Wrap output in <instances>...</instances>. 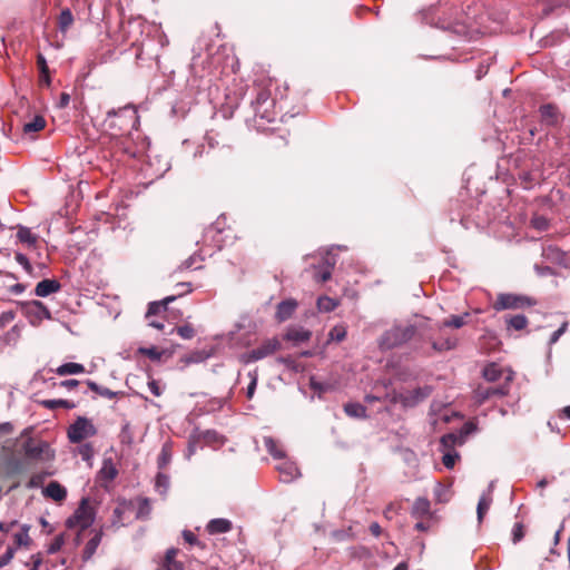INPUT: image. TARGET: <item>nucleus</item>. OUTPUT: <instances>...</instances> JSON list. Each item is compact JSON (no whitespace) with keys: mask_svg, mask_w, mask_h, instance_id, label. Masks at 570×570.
<instances>
[{"mask_svg":"<svg viewBox=\"0 0 570 570\" xmlns=\"http://www.w3.org/2000/svg\"><path fill=\"white\" fill-rule=\"evenodd\" d=\"M273 80L268 77H263L255 81L256 97L252 101L255 116L268 122L275 119V101L271 96Z\"/></svg>","mask_w":570,"mask_h":570,"instance_id":"obj_1","label":"nucleus"},{"mask_svg":"<svg viewBox=\"0 0 570 570\" xmlns=\"http://www.w3.org/2000/svg\"><path fill=\"white\" fill-rule=\"evenodd\" d=\"M416 333V327L411 324L394 325L390 330L385 331L379 340L380 348L392 350L399 347L410 340Z\"/></svg>","mask_w":570,"mask_h":570,"instance_id":"obj_2","label":"nucleus"},{"mask_svg":"<svg viewBox=\"0 0 570 570\" xmlns=\"http://www.w3.org/2000/svg\"><path fill=\"white\" fill-rule=\"evenodd\" d=\"M535 305L537 299L532 296L515 293H500L492 304V307L495 312H501L504 309H524Z\"/></svg>","mask_w":570,"mask_h":570,"instance_id":"obj_3","label":"nucleus"},{"mask_svg":"<svg viewBox=\"0 0 570 570\" xmlns=\"http://www.w3.org/2000/svg\"><path fill=\"white\" fill-rule=\"evenodd\" d=\"M21 438H26L22 443V450L27 459L37 461H51L55 458L53 451L45 441H35L31 436L27 435L24 431Z\"/></svg>","mask_w":570,"mask_h":570,"instance_id":"obj_4","label":"nucleus"},{"mask_svg":"<svg viewBox=\"0 0 570 570\" xmlns=\"http://www.w3.org/2000/svg\"><path fill=\"white\" fill-rule=\"evenodd\" d=\"M67 434L71 443H80L88 438L95 436L97 434V429L92 424L91 420L85 416H79L68 428Z\"/></svg>","mask_w":570,"mask_h":570,"instance_id":"obj_5","label":"nucleus"},{"mask_svg":"<svg viewBox=\"0 0 570 570\" xmlns=\"http://www.w3.org/2000/svg\"><path fill=\"white\" fill-rule=\"evenodd\" d=\"M95 520L94 509L89 505L88 499L83 498L75 511V513L67 520L68 528L78 527L80 531L89 528Z\"/></svg>","mask_w":570,"mask_h":570,"instance_id":"obj_6","label":"nucleus"},{"mask_svg":"<svg viewBox=\"0 0 570 570\" xmlns=\"http://www.w3.org/2000/svg\"><path fill=\"white\" fill-rule=\"evenodd\" d=\"M511 377L507 375L504 383L498 386L479 385L474 391V397L479 403H483L493 397H503L509 393Z\"/></svg>","mask_w":570,"mask_h":570,"instance_id":"obj_7","label":"nucleus"},{"mask_svg":"<svg viewBox=\"0 0 570 570\" xmlns=\"http://www.w3.org/2000/svg\"><path fill=\"white\" fill-rule=\"evenodd\" d=\"M279 348L281 342L276 337L265 340L259 346L246 353V362H256L258 360L265 358L274 354Z\"/></svg>","mask_w":570,"mask_h":570,"instance_id":"obj_8","label":"nucleus"},{"mask_svg":"<svg viewBox=\"0 0 570 570\" xmlns=\"http://www.w3.org/2000/svg\"><path fill=\"white\" fill-rule=\"evenodd\" d=\"M541 124L547 127H559L564 120L563 114L554 104H544L539 108Z\"/></svg>","mask_w":570,"mask_h":570,"instance_id":"obj_9","label":"nucleus"},{"mask_svg":"<svg viewBox=\"0 0 570 570\" xmlns=\"http://www.w3.org/2000/svg\"><path fill=\"white\" fill-rule=\"evenodd\" d=\"M298 304L294 298L282 301L276 306L275 318L278 323H283L292 317Z\"/></svg>","mask_w":570,"mask_h":570,"instance_id":"obj_10","label":"nucleus"},{"mask_svg":"<svg viewBox=\"0 0 570 570\" xmlns=\"http://www.w3.org/2000/svg\"><path fill=\"white\" fill-rule=\"evenodd\" d=\"M411 515L415 519H432L433 513L431 511L430 501L424 497L416 498L411 510Z\"/></svg>","mask_w":570,"mask_h":570,"instance_id":"obj_11","label":"nucleus"},{"mask_svg":"<svg viewBox=\"0 0 570 570\" xmlns=\"http://www.w3.org/2000/svg\"><path fill=\"white\" fill-rule=\"evenodd\" d=\"M2 470L4 476L13 478L24 473L26 463L21 459L10 456L3 462Z\"/></svg>","mask_w":570,"mask_h":570,"instance_id":"obj_12","label":"nucleus"},{"mask_svg":"<svg viewBox=\"0 0 570 570\" xmlns=\"http://www.w3.org/2000/svg\"><path fill=\"white\" fill-rule=\"evenodd\" d=\"M276 470L279 472L281 481L291 482L299 475V470L296 464L292 461L284 460L276 465Z\"/></svg>","mask_w":570,"mask_h":570,"instance_id":"obj_13","label":"nucleus"},{"mask_svg":"<svg viewBox=\"0 0 570 570\" xmlns=\"http://www.w3.org/2000/svg\"><path fill=\"white\" fill-rule=\"evenodd\" d=\"M42 494L55 502H62L67 498V490L57 481H51L43 490Z\"/></svg>","mask_w":570,"mask_h":570,"instance_id":"obj_14","label":"nucleus"},{"mask_svg":"<svg viewBox=\"0 0 570 570\" xmlns=\"http://www.w3.org/2000/svg\"><path fill=\"white\" fill-rule=\"evenodd\" d=\"M61 284L57 279L46 278L37 284L35 294L39 297H46L50 294L59 292Z\"/></svg>","mask_w":570,"mask_h":570,"instance_id":"obj_15","label":"nucleus"},{"mask_svg":"<svg viewBox=\"0 0 570 570\" xmlns=\"http://www.w3.org/2000/svg\"><path fill=\"white\" fill-rule=\"evenodd\" d=\"M312 332L308 330H305L302 326H291L286 331L284 335V340L291 341L295 344H299L302 342H306L311 338Z\"/></svg>","mask_w":570,"mask_h":570,"instance_id":"obj_16","label":"nucleus"},{"mask_svg":"<svg viewBox=\"0 0 570 570\" xmlns=\"http://www.w3.org/2000/svg\"><path fill=\"white\" fill-rule=\"evenodd\" d=\"M177 554L178 549H168L159 570H184V563L176 560Z\"/></svg>","mask_w":570,"mask_h":570,"instance_id":"obj_17","label":"nucleus"},{"mask_svg":"<svg viewBox=\"0 0 570 570\" xmlns=\"http://www.w3.org/2000/svg\"><path fill=\"white\" fill-rule=\"evenodd\" d=\"M176 299L175 295L167 296L159 302H151L148 305V309L146 313V318H150L154 315L163 314L167 311L168 304Z\"/></svg>","mask_w":570,"mask_h":570,"instance_id":"obj_18","label":"nucleus"},{"mask_svg":"<svg viewBox=\"0 0 570 570\" xmlns=\"http://www.w3.org/2000/svg\"><path fill=\"white\" fill-rule=\"evenodd\" d=\"M104 532L102 530L96 531L95 535L87 542L83 551H82V560L88 561L96 553L97 548L99 547Z\"/></svg>","mask_w":570,"mask_h":570,"instance_id":"obj_19","label":"nucleus"},{"mask_svg":"<svg viewBox=\"0 0 570 570\" xmlns=\"http://www.w3.org/2000/svg\"><path fill=\"white\" fill-rule=\"evenodd\" d=\"M73 22L75 18L71 10L69 8H65L57 18V28L62 35H66Z\"/></svg>","mask_w":570,"mask_h":570,"instance_id":"obj_20","label":"nucleus"},{"mask_svg":"<svg viewBox=\"0 0 570 570\" xmlns=\"http://www.w3.org/2000/svg\"><path fill=\"white\" fill-rule=\"evenodd\" d=\"M426 396H428V394H421L420 397H414V396H412V394L410 392L406 394L393 393L391 396V402L392 403H401L403 406L409 407V406L416 405L420 401H422Z\"/></svg>","mask_w":570,"mask_h":570,"instance_id":"obj_21","label":"nucleus"},{"mask_svg":"<svg viewBox=\"0 0 570 570\" xmlns=\"http://www.w3.org/2000/svg\"><path fill=\"white\" fill-rule=\"evenodd\" d=\"M17 238L20 243L26 244L28 248H36L38 236L30 228L20 226L17 232Z\"/></svg>","mask_w":570,"mask_h":570,"instance_id":"obj_22","label":"nucleus"},{"mask_svg":"<svg viewBox=\"0 0 570 570\" xmlns=\"http://www.w3.org/2000/svg\"><path fill=\"white\" fill-rule=\"evenodd\" d=\"M206 529L210 534L226 533L232 530V522L227 519H213Z\"/></svg>","mask_w":570,"mask_h":570,"instance_id":"obj_23","label":"nucleus"},{"mask_svg":"<svg viewBox=\"0 0 570 570\" xmlns=\"http://www.w3.org/2000/svg\"><path fill=\"white\" fill-rule=\"evenodd\" d=\"M86 383H87V386L89 387L90 391H92L97 395H99L101 397H105V399L111 400V399L118 397L120 395H124L122 392H114L110 389L101 386V385H99L96 382L90 381V380H88Z\"/></svg>","mask_w":570,"mask_h":570,"instance_id":"obj_24","label":"nucleus"},{"mask_svg":"<svg viewBox=\"0 0 570 570\" xmlns=\"http://www.w3.org/2000/svg\"><path fill=\"white\" fill-rule=\"evenodd\" d=\"M264 445H265L267 452L273 458L278 459V460L285 459V451L282 449L279 443L272 436L264 438Z\"/></svg>","mask_w":570,"mask_h":570,"instance_id":"obj_25","label":"nucleus"},{"mask_svg":"<svg viewBox=\"0 0 570 570\" xmlns=\"http://www.w3.org/2000/svg\"><path fill=\"white\" fill-rule=\"evenodd\" d=\"M137 504L136 518L139 520H147L151 513V502L148 498H137L135 500Z\"/></svg>","mask_w":570,"mask_h":570,"instance_id":"obj_26","label":"nucleus"},{"mask_svg":"<svg viewBox=\"0 0 570 570\" xmlns=\"http://www.w3.org/2000/svg\"><path fill=\"white\" fill-rule=\"evenodd\" d=\"M83 372H85V366L79 363H65L56 370V373L60 376L79 374V373H83Z\"/></svg>","mask_w":570,"mask_h":570,"instance_id":"obj_27","label":"nucleus"},{"mask_svg":"<svg viewBox=\"0 0 570 570\" xmlns=\"http://www.w3.org/2000/svg\"><path fill=\"white\" fill-rule=\"evenodd\" d=\"M345 413L355 419L366 417V407L361 403H346L344 405Z\"/></svg>","mask_w":570,"mask_h":570,"instance_id":"obj_28","label":"nucleus"},{"mask_svg":"<svg viewBox=\"0 0 570 570\" xmlns=\"http://www.w3.org/2000/svg\"><path fill=\"white\" fill-rule=\"evenodd\" d=\"M502 374L501 367L495 363L487 365L483 370V377L490 383L499 381Z\"/></svg>","mask_w":570,"mask_h":570,"instance_id":"obj_29","label":"nucleus"},{"mask_svg":"<svg viewBox=\"0 0 570 570\" xmlns=\"http://www.w3.org/2000/svg\"><path fill=\"white\" fill-rule=\"evenodd\" d=\"M505 322H507L508 328H513L515 331H522L529 324L528 318L522 314L509 316L505 318Z\"/></svg>","mask_w":570,"mask_h":570,"instance_id":"obj_30","label":"nucleus"},{"mask_svg":"<svg viewBox=\"0 0 570 570\" xmlns=\"http://www.w3.org/2000/svg\"><path fill=\"white\" fill-rule=\"evenodd\" d=\"M458 345V340L455 337H446L441 338L439 341L432 342V348L435 352H444L455 348Z\"/></svg>","mask_w":570,"mask_h":570,"instance_id":"obj_31","label":"nucleus"},{"mask_svg":"<svg viewBox=\"0 0 570 570\" xmlns=\"http://www.w3.org/2000/svg\"><path fill=\"white\" fill-rule=\"evenodd\" d=\"M45 127H46V119L42 116L37 115L33 117V119L31 121H28L23 125V132L24 134L38 132V131L42 130Z\"/></svg>","mask_w":570,"mask_h":570,"instance_id":"obj_32","label":"nucleus"},{"mask_svg":"<svg viewBox=\"0 0 570 570\" xmlns=\"http://www.w3.org/2000/svg\"><path fill=\"white\" fill-rule=\"evenodd\" d=\"M29 306L31 307L32 313L39 317L40 320H51V313L49 308L41 301H32Z\"/></svg>","mask_w":570,"mask_h":570,"instance_id":"obj_33","label":"nucleus"},{"mask_svg":"<svg viewBox=\"0 0 570 570\" xmlns=\"http://www.w3.org/2000/svg\"><path fill=\"white\" fill-rule=\"evenodd\" d=\"M469 316V313H464L463 315H451L442 322V326L461 328L466 324V318Z\"/></svg>","mask_w":570,"mask_h":570,"instance_id":"obj_34","label":"nucleus"},{"mask_svg":"<svg viewBox=\"0 0 570 570\" xmlns=\"http://www.w3.org/2000/svg\"><path fill=\"white\" fill-rule=\"evenodd\" d=\"M332 269L333 266L328 264V262H325L323 266L317 268L314 273V279L318 283H325L331 279L332 277Z\"/></svg>","mask_w":570,"mask_h":570,"instance_id":"obj_35","label":"nucleus"},{"mask_svg":"<svg viewBox=\"0 0 570 570\" xmlns=\"http://www.w3.org/2000/svg\"><path fill=\"white\" fill-rule=\"evenodd\" d=\"M491 503H492V498L490 494H483L479 499L478 508H476V514H478L479 522H482L485 513L490 509Z\"/></svg>","mask_w":570,"mask_h":570,"instance_id":"obj_36","label":"nucleus"},{"mask_svg":"<svg viewBox=\"0 0 570 570\" xmlns=\"http://www.w3.org/2000/svg\"><path fill=\"white\" fill-rule=\"evenodd\" d=\"M338 306V302L330 296H321L317 299V308L321 312H332Z\"/></svg>","mask_w":570,"mask_h":570,"instance_id":"obj_37","label":"nucleus"},{"mask_svg":"<svg viewBox=\"0 0 570 570\" xmlns=\"http://www.w3.org/2000/svg\"><path fill=\"white\" fill-rule=\"evenodd\" d=\"M51 474H52L51 472H46V471L33 473L24 487L27 489L40 488L43 484L46 478L50 476Z\"/></svg>","mask_w":570,"mask_h":570,"instance_id":"obj_38","label":"nucleus"},{"mask_svg":"<svg viewBox=\"0 0 570 570\" xmlns=\"http://www.w3.org/2000/svg\"><path fill=\"white\" fill-rule=\"evenodd\" d=\"M41 404L46 409H49V410H56L58 407L73 409L76 406L73 402H70L68 400H62V399H59V400H45V401H41Z\"/></svg>","mask_w":570,"mask_h":570,"instance_id":"obj_39","label":"nucleus"},{"mask_svg":"<svg viewBox=\"0 0 570 570\" xmlns=\"http://www.w3.org/2000/svg\"><path fill=\"white\" fill-rule=\"evenodd\" d=\"M435 500L440 503L448 502L450 500V490L441 483H438L434 488Z\"/></svg>","mask_w":570,"mask_h":570,"instance_id":"obj_40","label":"nucleus"},{"mask_svg":"<svg viewBox=\"0 0 570 570\" xmlns=\"http://www.w3.org/2000/svg\"><path fill=\"white\" fill-rule=\"evenodd\" d=\"M248 377H249V384L246 389V396L248 400L253 399L254 394H255V391H256V386H257V382H258V373H257V370H254L252 372L248 373Z\"/></svg>","mask_w":570,"mask_h":570,"instance_id":"obj_41","label":"nucleus"},{"mask_svg":"<svg viewBox=\"0 0 570 570\" xmlns=\"http://www.w3.org/2000/svg\"><path fill=\"white\" fill-rule=\"evenodd\" d=\"M346 334V327L343 325H337L330 331L328 338L331 341L342 342L345 340Z\"/></svg>","mask_w":570,"mask_h":570,"instance_id":"obj_42","label":"nucleus"},{"mask_svg":"<svg viewBox=\"0 0 570 570\" xmlns=\"http://www.w3.org/2000/svg\"><path fill=\"white\" fill-rule=\"evenodd\" d=\"M170 459H171V451H170V448L169 445L165 444L163 448H161V451L158 455V468L159 469H164L167 466V464L170 462Z\"/></svg>","mask_w":570,"mask_h":570,"instance_id":"obj_43","label":"nucleus"},{"mask_svg":"<svg viewBox=\"0 0 570 570\" xmlns=\"http://www.w3.org/2000/svg\"><path fill=\"white\" fill-rule=\"evenodd\" d=\"M37 67L39 69L40 75L47 77V86H49L51 82L50 75H49V67L47 65L46 58L41 53H38V56H37Z\"/></svg>","mask_w":570,"mask_h":570,"instance_id":"obj_44","label":"nucleus"},{"mask_svg":"<svg viewBox=\"0 0 570 570\" xmlns=\"http://www.w3.org/2000/svg\"><path fill=\"white\" fill-rule=\"evenodd\" d=\"M531 226L538 232H546L549 228V220L544 216H534Z\"/></svg>","mask_w":570,"mask_h":570,"instance_id":"obj_45","label":"nucleus"},{"mask_svg":"<svg viewBox=\"0 0 570 570\" xmlns=\"http://www.w3.org/2000/svg\"><path fill=\"white\" fill-rule=\"evenodd\" d=\"M175 330L184 340H191L195 336V328L190 324L177 326Z\"/></svg>","mask_w":570,"mask_h":570,"instance_id":"obj_46","label":"nucleus"},{"mask_svg":"<svg viewBox=\"0 0 570 570\" xmlns=\"http://www.w3.org/2000/svg\"><path fill=\"white\" fill-rule=\"evenodd\" d=\"M156 489L161 493L165 494L168 487H169V478L164 473H158L156 476Z\"/></svg>","mask_w":570,"mask_h":570,"instance_id":"obj_47","label":"nucleus"},{"mask_svg":"<svg viewBox=\"0 0 570 570\" xmlns=\"http://www.w3.org/2000/svg\"><path fill=\"white\" fill-rule=\"evenodd\" d=\"M29 528L23 527L22 531L14 534V542L18 547L28 546L30 543V537L28 534Z\"/></svg>","mask_w":570,"mask_h":570,"instance_id":"obj_48","label":"nucleus"},{"mask_svg":"<svg viewBox=\"0 0 570 570\" xmlns=\"http://www.w3.org/2000/svg\"><path fill=\"white\" fill-rule=\"evenodd\" d=\"M462 443L463 440H462V435H458V434H454V433H449V434H445L441 438V443L449 448V446H453L455 445L456 443Z\"/></svg>","mask_w":570,"mask_h":570,"instance_id":"obj_49","label":"nucleus"},{"mask_svg":"<svg viewBox=\"0 0 570 570\" xmlns=\"http://www.w3.org/2000/svg\"><path fill=\"white\" fill-rule=\"evenodd\" d=\"M20 337V328L18 325L11 327L3 337L6 344H14Z\"/></svg>","mask_w":570,"mask_h":570,"instance_id":"obj_50","label":"nucleus"},{"mask_svg":"<svg viewBox=\"0 0 570 570\" xmlns=\"http://www.w3.org/2000/svg\"><path fill=\"white\" fill-rule=\"evenodd\" d=\"M101 473L107 480H114L117 476V470L111 462H105L101 469Z\"/></svg>","mask_w":570,"mask_h":570,"instance_id":"obj_51","label":"nucleus"},{"mask_svg":"<svg viewBox=\"0 0 570 570\" xmlns=\"http://www.w3.org/2000/svg\"><path fill=\"white\" fill-rule=\"evenodd\" d=\"M183 538H184L185 542H187L190 546H198L200 548H205V544L202 543L197 539V537L194 534V532H191L190 530H184L183 531Z\"/></svg>","mask_w":570,"mask_h":570,"instance_id":"obj_52","label":"nucleus"},{"mask_svg":"<svg viewBox=\"0 0 570 570\" xmlns=\"http://www.w3.org/2000/svg\"><path fill=\"white\" fill-rule=\"evenodd\" d=\"M524 537V525L521 522H517L512 529V540L514 543L521 541Z\"/></svg>","mask_w":570,"mask_h":570,"instance_id":"obj_53","label":"nucleus"},{"mask_svg":"<svg viewBox=\"0 0 570 570\" xmlns=\"http://www.w3.org/2000/svg\"><path fill=\"white\" fill-rule=\"evenodd\" d=\"M16 261L23 267V269L28 273V274H32V266L28 259V257L21 253H16Z\"/></svg>","mask_w":570,"mask_h":570,"instance_id":"obj_54","label":"nucleus"},{"mask_svg":"<svg viewBox=\"0 0 570 570\" xmlns=\"http://www.w3.org/2000/svg\"><path fill=\"white\" fill-rule=\"evenodd\" d=\"M16 317V312L6 311L0 314V330L10 324Z\"/></svg>","mask_w":570,"mask_h":570,"instance_id":"obj_55","label":"nucleus"},{"mask_svg":"<svg viewBox=\"0 0 570 570\" xmlns=\"http://www.w3.org/2000/svg\"><path fill=\"white\" fill-rule=\"evenodd\" d=\"M139 352L151 360H159L161 356V353L156 347H141Z\"/></svg>","mask_w":570,"mask_h":570,"instance_id":"obj_56","label":"nucleus"},{"mask_svg":"<svg viewBox=\"0 0 570 570\" xmlns=\"http://www.w3.org/2000/svg\"><path fill=\"white\" fill-rule=\"evenodd\" d=\"M419 521L415 523V529L420 532H425L432 527V519H417Z\"/></svg>","mask_w":570,"mask_h":570,"instance_id":"obj_57","label":"nucleus"},{"mask_svg":"<svg viewBox=\"0 0 570 570\" xmlns=\"http://www.w3.org/2000/svg\"><path fill=\"white\" fill-rule=\"evenodd\" d=\"M458 458L459 455L456 453H446L443 455L442 462L448 469H452Z\"/></svg>","mask_w":570,"mask_h":570,"instance_id":"obj_58","label":"nucleus"},{"mask_svg":"<svg viewBox=\"0 0 570 570\" xmlns=\"http://www.w3.org/2000/svg\"><path fill=\"white\" fill-rule=\"evenodd\" d=\"M14 556V549L8 548L7 551L0 557V568L7 566Z\"/></svg>","mask_w":570,"mask_h":570,"instance_id":"obj_59","label":"nucleus"},{"mask_svg":"<svg viewBox=\"0 0 570 570\" xmlns=\"http://www.w3.org/2000/svg\"><path fill=\"white\" fill-rule=\"evenodd\" d=\"M568 327V323L567 322H563L562 325L552 333L551 337H550V344H554L558 342V340L560 338V336L566 332Z\"/></svg>","mask_w":570,"mask_h":570,"instance_id":"obj_60","label":"nucleus"},{"mask_svg":"<svg viewBox=\"0 0 570 570\" xmlns=\"http://www.w3.org/2000/svg\"><path fill=\"white\" fill-rule=\"evenodd\" d=\"M79 453L83 460H89L94 454V449L91 444L87 443L80 446Z\"/></svg>","mask_w":570,"mask_h":570,"instance_id":"obj_61","label":"nucleus"},{"mask_svg":"<svg viewBox=\"0 0 570 570\" xmlns=\"http://www.w3.org/2000/svg\"><path fill=\"white\" fill-rule=\"evenodd\" d=\"M148 387H149L150 392L155 396H160L163 394V390H161L159 383L156 380L149 381L148 382Z\"/></svg>","mask_w":570,"mask_h":570,"instance_id":"obj_62","label":"nucleus"},{"mask_svg":"<svg viewBox=\"0 0 570 570\" xmlns=\"http://www.w3.org/2000/svg\"><path fill=\"white\" fill-rule=\"evenodd\" d=\"M62 544H63L62 537L55 538V540L52 541V543L49 547V552L55 553V552L59 551L61 549Z\"/></svg>","mask_w":570,"mask_h":570,"instance_id":"obj_63","label":"nucleus"},{"mask_svg":"<svg viewBox=\"0 0 570 570\" xmlns=\"http://www.w3.org/2000/svg\"><path fill=\"white\" fill-rule=\"evenodd\" d=\"M79 384H80V382L78 380H75V379L65 380V381H61L59 383L60 386L66 387L68 390H72L76 386H78Z\"/></svg>","mask_w":570,"mask_h":570,"instance_id":"obj_64","label":"nucleus"}]
</instances>
